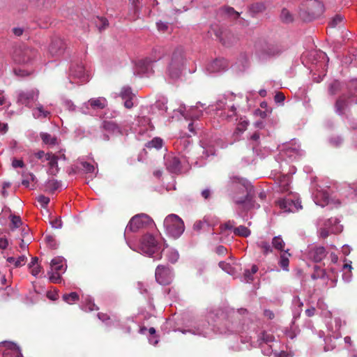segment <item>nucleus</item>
<instances>
[{
    "instance_id": "10",
    "label": "nucleus",
    "mask_w": 357,
    "mask_h": 357,
    "mask_svg": "<svg viewBox=\"0 0 357 357\" xmlns=\"http://www.w3.org/2000/svg\"><path fill=\"white\" fill-rule=\"evenodd\" d=\"M162 58V55L155 56L153 59L146 58L144 59L139 60L137 63V70L138 74L140 75H148L152 73V64L154 62L160 60Z\"/></svg>"
},
{
    "instance_id": "42",
    "label": "nucleus",
    "mask_w": 357,
    "mask_h": 357,
    "mask_svg": "<svg viewBox=\"0 0 357 357\" xmlns=\"http://www.w3.org/2000/svg\"><path fill=\"white\" fill-rule=\"evenodd\" d=\"M280 18L283 22L289 23L293 21L292 15L287 8H283L281 11Z\"/></svg>"
},
{
    "instance_id": "34",
    "label": "nucleus",
    "mask_w": 357,
    "mask_h": 357,
    "mask_svg": "<svg viewBox=\"0 0 357 357\" xmlns=\"http://www.w3.org/2000/svg\"><path fill=\"white\" fill-rule=\"evenodd\" d=\"M234 233L236 236L248 237L250 235L251 231L245 226L241 225L234 228Z\"/></svg>"
},
{
    "instance_id": "63",
    "label": "nucleus",
    "mask_w": 357,
    "mask_h": 357,
    "mask_svg": "<svg viewBox=\"0 0 357 357\" xmlns=\"http://www.w3.org/2000/svg\"><path fill=\"white\" fill-rule=\"evenodd\" d=\"M8 245V241L6 238H0V248L5 250Z\"/></svg>"
},
{
    "instance_id": "45",
    "label": "nucleus",
    "mask_w": 357,
    "mask_h": 357,
    "mask_svg": "<svg viewBox=\"0 0 357 357\" xmlns=\"http://www.w3.org/2000/svg\"><path fill=\"white\" fill-rule=\"evenodd\" d=\"M289 263V260L288 257L285 254L281 255L279 264L283 270L288 271Z\"/></svg>"
},
{
    "instance_id": "53",
    "label": "nucleus",
    "mask_w": 357,
    "mask_h": 357,
    "mask_svg": "<svg viewBox=\"0 0 357 357\" xmlns=\"http://www.w3.org/2000/svg\"><path fill=\"white\" fill-rule=\"evenodd\" d=\"M81 165L86 173H91L95 170L94 166L88 162H82Z\"/></svg>"
},
{
    "instance_id": "7",
    "label": "nucleus",
    "mask_w": 357,
    "mask_h": 357,
    "mask_svg": "<svg viewBox=\"0 0 357 357\" xmlns=\"http://www.w3.org/2000/svg\"><path fill=\"white\" fill-rule=\"evenodd\" d=\"M140 249L149 256L155 253L158 250V243L155 237L149 234L144 235L141 240Z\"/></svg>"
},
{
    "instance_id": "19",
    "label": "nucleus",
    "mask_w": 357,
    "mask_h": 357,
    "mask_svg": "<svg viewBox=\"0 0 357 357\" xmlns=\"http://www.w3.org/2000/svg\"><path fill=\"white\" fill-rule=\"evenodd\" d=\"M309 12L313 18L318 17L324 12V6L319 0H312L308 6Z\"/></svg>"
},
{
    "instance_id": "18",
    "label": "nucleus",
    "mask_w": 357,
    "mask_h": 357,
    "mask_svg": "<svg viewBox=\"0 0 357 357\" xmlns=\"http://www.w3.org/2000/svg\"><path fill=\"white\" fill-rule=\"evenodd\" d=\"M65 47L63 41L57 38L52 41L49 47V52L52 56H59L63 53Z\"/></svg>"
},
{
    "instance_id": "43",
    "label": "nucleus",
    "mask_w": 357,
    "mask_h": 357,
    "mask_svg": "<svg viewBox=\"0 0 357 357\" xmlns=\"http://www.w3.org/2000/svg\"><path fill=\"white\" fill-rule=\"evenodd\" d=\"M10 221H11V229L18 228L22 225V222L20 216H17L15 215H10Z\"/></svg>"
},
{
    "instance_id": "22",
    "label": "nucleus",
    "mask_w": 357,
    "mask_h": 357,
    "mask_svg": "<svg viewBox=\"0 0 357 357\" xmlns=\"http://www.w3.org/2000/svg\"><path fill=\"white\" fill-rule=\"evenodd\" d=\"M218 15L231 20H237L240 17V13L236 11L234 8L226 6L219 8Z\"/></svg>"
},
{
    "instance_id": "8",
    "label": "nucleus",
    "mask_w": 357,
    "mask_h": 357,
    "mask_svg": "<svg viewBox=\"0 0 357 357\" xmlns=\"http://www.w3.org/2000/svg\"><path fill=\"white\" fill-rule=\"evenodd\" d=\"M36 51L29 47H20L15 50V60L19 63H28L36 56Z\"/></svg>"
},
{
    "instance_id": "1",
    "label": "nucleus",
    "mask_w": 357,
    "mask_h": 357,
    "mask_svg": "<svg viewBox=\"0 0 357 357\" xmlns=\"http://www.w3.org/2000/svg\"><path fill=\"white\" fill-rule=\"evenodd\" d=\"M186 59L184 50L181 47H177L173 51L170 61L167 68L168 77L173 80H177L182 75L185 68Z\"/></svg>"
},
{
    "instance_id": "51",
    "label": "nucleus",
    "mask_w": 357,
    "mask_h": 357,
    "mask_svg": "<svg viewBox=\"0 0 357 357\" xmlns=\"http://www.w3.org/2000/svg\"><path fill=\"white\" fill-rule=\"evenodd\" d=\"M235 222L234 221L229 220L226 222L225 223L221 225L220 226V232L222 233L225 230H234V225Z\"/></svg>"
},
{
    "instance_id": "28",
    "label": "nucleus",
    "mask_w": 357,
    "mask_h": 357,
    "mask_svg": "<svg viewBox=\"0 0 357 357\" xmlns=\"http://www.w3.org/2000/svg\"><path fill=\"white\" fill-rule=\"evenodd\" d=\"M70 75L78 78H82L84 76L85 70L82 64H73L70 69Z\"/></svg>"
},
{
    "instance_id": "35",
    "label": "nucleus",
    "mask_w": 357,
    "mask_h": 357,
    "mask_svg": "<svg viewBox=\"0 0 357 357\" xmlns=\"http://www.w3.org/2000/svg\"><path fill=\"white\" fill-rule=\"evenodd\" d=\"M162 145H163V140L160 137H154L152 140L148 142L146 144V146L147 148H149V149L155 148L156 149H161Z\"/></svg>"
},
{
    "instance_id": "64",
    "label": "nucleus",
    "mask_w": 357,
    "mask_h": 357,
    "mask_svg": "<svg viewBox=\"0 0 357 357\" xmlns=\"http://www.w3.org/2000/svg\"><path fill=\"white\" fill-rule=\"evenodd\" d=\"M248 125V121H243L238 124L237 130H238L241 132H243L245 130H246Z\"/></svg>"
},
{
    "instance_id": "62",
    "label": "nucleus",
    "mask_w": 357,
    "mask_h": 357,
    "mask_svg": "<svg viewBox=\"0 0 357 357\" xmlns=\"http://www.w3.org/2000/svg\"><path fill=\"white\" fill-rule=\"evenodd\" d=\"M12 165L14 168L23 167L24 166V162L21 160L14 159L12 162Z\"/></svg>"
},
{
    "instance_id": "25",
    "label": "nucleus",
    "mask_w": 357,
    "mask_h": 357,
    "mask_svg": "<svg viewBox=\"0 0 357 357\" xmlns=\"http://www.w3.org/2000/svg\"><path fill=\"white\" fill-rule=\"evenodd\" d=\"M347 107V99L344 96H340L335 103V112L339 115H342L344 113V110Z\"/></svg>"
},
{
    "instance_id": "33",
    "label": "nucleus",
    "mask_w": 357,
    "mask_h": 357,
    "mask_svg": "<svg viewBox=\"0 0 357 357\" xmlns=\"http://www.w3.org/2000/svg\"><path fill=\"white\" fill-rule=\"evenodd\" d=\"M40 138L45 144L55 145L57 143V138L52 137L47 132H41L40 134Z\"/></svg>"
},
{
    "instance_id": "61",
    "label": "nucleus",
    "mask_w": 357,
    "mask_h": 357,
    "mask_svg": "<svg viewBox=\"0 0 357 357\" xmlns=\"http://www.w3.org/2000/svg\"><path fill=\"white\" fill-rule=\"evenodd\" d=\"M244 278L247 282L253 280V274L250 272V270L246 269L244 272Z\"/></svg>"
},
{
    "instance_id": "14",
    "label": "nucleus",
    "mask_w": 357,
    "mask_h": 357,
    "mask_svg": "<svg viewBox=\"0 0 357 357\" xmlns=\"http://www.w3.org/2000/svg\"><path fill=\"white\" fill-rule=\"evenodd\" d=\"M280 207L286 212H294L302 208L298 200H292L291 199H284L278 202Z\"/></svg>"
},
{
    "instance_id": "29",
    "label": "nucleus",
    "mask_w": 357,
    "mask_h": 357,
    "mask_svg": "<svg viewBox=\"0 0 357 357\" xmlns=\"http://www.w3.org/2000/svg\"><path fill=\"white\" fill-rule=\"evenodd\" d=\"M51 271H61L63 270V259L62 257H55L51 261Z\"/></svg>"
},
{
    "instance_id": "23",
    "label": "nucleus",
    "mask_w": 357,
    "mask_h": 357,
    "mask_svg": "<svg viewBox=\"0 0 357 357\" xmlns=\"http://www.w3.org/2000/svg\"><path fill=\"white\" fill-rule=\"evenodd\" d=\"M310 255L315 262H319L326 256V251L323 246L316 247L312 249Z\"/></svg>"
},
{
    "instance_id": "11",
    "label": "nucleus",
    "mask_w": 357,
    "mask_h": 357,
    "mask_svg": "<svg viewBox=\"0 0 357 357\" xmlns=\"http://www.w3.org/2000/svg\"><path fill=\"white\" fill-rule=\"evenodd\" d=\"M0 346H3L6 349L3 352L4 357H22L19 347L13 342L3 341Z\"/></svg>"
},
{
    "instance_id": "58",
    "label": "nucleus",
    "mask_w": 357,
    "mask_h": 357,
    "mask_svg": "<svg viewBox=\"0 0 357 357\" xmlns=\"http://www.w3.org/2000/svg\"><path fill=\"white\" fill-rule=\"evenodd\" d=\"M285 99L284 95L281 92H278L275 95L274 100L277 103H282Z\"/></svg>"
},
{
    "instance_id": "41",
    "label": "nucleus",
    "mask_w": 357,
    "mask_h": 357,
    "mask_svg": "<svg viewBox=\"0 0 357 357\" xmlns=\"http://www.w3.org/2000/svg\"><path fill=\"white\" fill-rule=\"evenodd\" d=\"M22 176L24 178L22 181V184L25 187H29L30 181H34L36 176L33 173L23 172Z\"/></svg>"
},
{
    "instance_id": "60",
    "label": "nucleus",
    "mask_w": 357,
    "mask_h": 357,
    "mask_svg": "<svg viewBox=\"0 0 357 357\" xmlns=\"http://www.w3.org/2000/svg\"><path fill=\"white\" fill-rule=\"evenodd\" d=\"M157 27L159 31H166L168 29V24L162 22H157Z\"/></svg>"
},
{
    "instance_id": "4",
    "label": "nucleus",
    "mask_w": 357,
    "mask_h": 357,
    "mask_svg": "<svg viewBox=\"0 0 357 357\" xmlns=\"http://www.w3.org/2000/svg\"><path fill=\"white\" fill-rule=\"evenodd\" d=\"M151 222L150 217L144 213L133 216L129 221L126 231L136 232Z\"/></svg>"
},
{
    "instance_id": "2",
    "label": "nucleus",
    "mask_w": 357,
    "mask_h": 357,
    "mask_svg": "<svg viewBox=\"0 0 357 357\" xmlns=\"http://www.w3.org/2000/svg\"><path fill=\"white\" fill-rule=\"evenodd\" d=\"M167 233L174 238H178L184 231L183 221L177 215L170 214L164 220Z\"/></svg>"
},
{
    "instance_id": "6",
    "label": "nucleus",
    "mask_w": 357,
    "mask_h": 357,
    "mask_svg": "<svg viewBox=\"0 0 357 357\" xmlns=\"http://www.w3.org/2000/svg\"><path fill=\"white\" fill-rule=\"evenodd\" d=\"M229 183L231 185L240 184L243 188H245L247 190V194L245 197L236 198V199L234 198V202L236 204H243L246 202L250 203L252 201V196L250 194V191L252 188L246 179H244V178L238 177V176H231L229 178Z\"/></svg>"
},
{
    "instance_id": "57",
    "label": "nucleus",
    "mask_w": 357,
    "mask_h": 357,
    "mask_svg": "<svg viewBox=\"0 0 357 357\" xmlns=\"http://www.w3.org/2000/svg\"><path fill=\"white\" fill-rule=\"evenodd\" d=\"M63 105L68 109L69 111H75V105L74 103L70 100H63Z\"/></svg>"
},
{
    "instance_id": "31",
    "label": "nucleus",
    "mask_w": 357,
    "mask_h": 357,
    "mask_svg": "<svg viewBox=\"0 0 357 357\" xmlns=\"http://www.w3.org/2000/svg\"><path fill=\"white\" fill-rule=\"evenodd\" d=\"M94 23L100 31H102L109 26V22L104 17H96Z\"/></svg>"
},
{
    "instance_id": "17",
    "label": "nucleus",
    "mask_w": 357,
    "mask_h": 357,
    "mask_svg": "<svg viewBox=\"0 0 357 357\" xmlns=\"http://www.w3.org/2000/svg\"><path fill=\"white\" fill-rule=\"evenodd\" d=\"M213 31L215 36L225 46H229L236 40L235 37L232 33H228L224 34V33L220 28L216 27L215 29H213Z\"/></svg>"
},
{
    "instance_id": "32",
    "label": "nucleus",
    "mask_w": 357,
    "mask_h": 357,
    "mask_svg": "<svg viewBox=\"0 0 357 357\" xmlns=\"http://www.w3.org/2000/svg\"><path fill=\"white\" fill-rule=\"evenodd\" d=\"M210 224L206 218L202 220H197L193 225V229L199 232L202 229H206L210 227Z\"/></svg>"
},
{
    "instance_id": "48",
    "label": "nucleus",
    "mask_w": 357,
    "mask_h": 357,
    "mask_svg": "<svg viewBox=\"0 0 357 357\" xmlns=\"http://www.w3.org/2000/svg\"><path fill=\"white\" fill-rule=\"evenodd\" d=\"M219 266L225 272L227 273L232 275L234 273V268L231 267V266L225 262V261H220L219 262Z\"/></svg>"
},
{
    "instance_id": "26",
    "label": "nucleus",
    "mask_w": 357,
    "mask_h": 357,
    "mask_svg": "<svg viewBox=\"0 0 357 357\" xmlns=\"http://www.w3.org/2000/svg\"><path fill=\"white\" fill-rule=\"evenodd\" d=\"M266 10L264 3L257 2L252 3L248 6V12L252 17H255L258 13H261Z\"/></svg>"
},
{
    "instance_id": "54",
    "label": "nucleus",
    "mask_w": 357,
    "mask_h": 357,
    "mask_svg": "<svg viewBox=\"0 0 357 357\" xmlns=\"http://www.w3.org/2000/svg\"><path fill=\"white\" fill-rule=\"evenodd\" d=\"M27 258L25 255H22L15 259V267L18 268L24 266L26 262Z\"/></svg>"
},
{
    "instance_id": "47",
    "label": "nucleus",
    "mask_w": 357,
    "mask_h": 357,
    "mask_svg": "<svg viewBox=\"0 0 357 357\" xmlns=\"http://www.w3.org/2000/svg\"><path fill=\"white\" fill-rule=\"evenodd\" d=\"M178 257L179 255L176 250H170L167 253V259L172 264L176 262Z\"/></svg>"
},
{
    "instance_id": "50",
    "label": "nucleus",
    "mask_w": 357,
    "mask_h": 357,
    "mask_svg": "<svg viewBox=\"0 0 357 357\" xmlns=\"http://www.w3.org/2000/svg\"><path fill=\"white\" fill-rule=\"evenodd\" d=\"M329 142L333 146L337 147L342 144L343 139L340 136H332Z\"/></svg>"
},
{
    "instance_id": "16",
    "label": "nucleus",
    "mask_w": 357,
    "mask_h": 357,
    "mask_svg": "<svg viewBox=\"0 0 357 357\" xmlns=\"http://www.w3.org/2000/svg\"><path fill=\"white\" fill-rule=\"evenodd\" d=\"M45 160L49 161V174L53 176H56L60 171V168L58 165L59 156L52 154V153H47L45 155Z\"/></svg>"
},
{
    "instance_id": "20",
    "label": "nucleus",
    "mask_w": 357,
    "mask_h": 357,
    "mask_svg": "<svg viewBox=\"0 0 357 357\" xmlns=\"http://www.w3.org/2000/svg\"><path fill=\"white\" fill-rule=\"evenodd\" d=\"M166 165L167 169L172 173L177 174L181 170V161L176 156H168L166 158Z\"/></svg>"
},
{
    "instance_id": "59",
    "label": "nucleus",
    "mask_w": 357,
    "mask_h": 357,
    "mask_svg": "<svg viewBox=\"0 0 357 357\" xmlns=\"http://www.w3.org/2000/svg\"><path fill=\"white\" fill-rule=\"evenodd\" d=\"M45 241L52 248H56L55 239L52 236H46Z\"/></svg>"
},
{
    "instance_id": "21",
    "label": "nucleus",
    "mask_w": 357,
    "mask_h": 357,
    "mask_svg": "<svg viewBox=\"0 0 357 357\" xmlns=\"http://www.w3.org/2000/svg\"><path fill=\"white\" fill-rule=\"evenodd\" d=\"M340 221L337 218H329L324 221V226L330 229L331 233L337 234L342 231L343 227L340 225Z\"/></svg>"
},
{
    "instance_id": "38",
    "label": "nucleus",
    "mask_w": 357,
    "mask_h": 357,
    "mask_svg": "<svg viewBox=\"0 0 357 357\" xmlns=\"http://www.w3.org/2000/svg\"><path fill=\"white\" fill-rule=\"evenodd\" d=\"M258 248H261L263 251L264 255H266L268 253L272 252L273 249L268 242L265 241H260L257 243Z\"/></svg>"
},
{
    "instance_id": "5",
    "label": "nucleus",
    "mask_w": 357,
    "mask_h": 357,
    "mask_svg": "<svg viewBox=\"0 0 357 357\" xmlns=\"http://www.w3.org/2000/svg\"><path fill=\"white\" fill-rule=\"evenodd\" d=\"M155 277L160 284L168 285L173 280L172 269L168 266L158 265L155 269Z\"/></svg>"
},
{
    "instance_id": "44",
    "label": "nucleus",
    "mask_w": 357,
    "mask_h": 357,
    "mask_svg": "<svg viewBox=\"0 0 357 357\" xmlns=\"http://www.w3.org/2000/svg\"><path fill=\"white\" fill-rule=\"evenodd\" d=\"M274 336L271 334L267 333L266 332H262L259 335V340L264 343H269L274 341Z\"/></svg>"
},
{
    "instance_id": "37",
    "label": "nucleus",
    "mask_w": 357,
    "mask_h": 357,
    "mask_svg": "<svg viewBox=\"0 0 357 357\" xmlns=\"http://www.w3.org/2000/svg\"><path fill=\"white\" fill-rule=\"evenodd\" d=\"M340 82L337 80H334L328 86V93L330 95L334 96L340 91Z\"/></svg>"
},
{
    "instance_id": "56",
    "label": "nucleus",
    "mask_w": 357,
    "mask_h": 357,
    "mask_svg": "<svg viewBox=\"0 0 357 357\" xmlns=\"http://www.w3.org/2000/svg\"><path fill=\"white\" fill-rule=\"evenodd\" d=\"M330 233V229L324 226V227L321 228L319 230V236L322 238H326L329 236Z\"/></svg>"
},
{
    "instance_id": "13",
    "label": "nucleus",
    "mask_w": 357,
    "mask_h": 357,
    "mask_svg": "<svg viewBox=\"0 0 357 357\" xmlns=\"http://www.w3.org/2000/svg\"><path fill=\"white\" fill-rule=\"evenodd\" d=\"M229 64L225 59H216L208 64L207 70L211 73H220L225 71L228 68Z\"/></svg>"
},
{
    "instance_id": "3",
    "label": "nucleus",
    "mask_w": 357,
    "mask_h": 357,
    "mask_svg": "<svg viewBox=\"0 0 357 357\" xmlns=\"http://www.w3.org/2000/svg\"><path fill=\"white\" fill-rule=\"evenodd\" d=\"M217 319L215 327L222 334L235 333L237 331L234 324L230 321L228 314L222 309H218L215 311Z\"/></svg>"
},
{
    "instance_id": "30",
    "label": "nucleus",
    "mask_w": 357,
    "mask_h": 357,
    "mask_svg": "<svg viewBox=\"0 0 357 357\" xmlns=\"http://www.w3.org/2000/svg\"><path fill=\"white\" fill-rule=\"evenodd\" d=\"M300 151L301 150L299 149V146L298 145H287L283 149L284 154L289 158H291L294 155H299Z\"/></svg>"
},
{
    "instance_id": "39",
    "label": "nucleus",
    "mask_w": 357,
    "mask_h": 357,
    "mask_svg": "<svg viewBox=\"0 0 357 357\" xmlns=\"http://www.w3.org/2000/svg\"><path fill=\"white\" fill-rule=\"evenodd\" d=\"M102 128L104 130H105L108 132H114L119 130V127L117 126V125L112 121H103V123L102 124Z\"/></svg>"
},
{
    "instance_id": "52",
    "label": "nucleus",
    "mask_w": 357,
    "mask_h": 357,
    "mask_svg": "<svg viewBox=\"0 0 357 357\" xmlns=\"http://www.w3.org/2000/svg\"><path fill=\"white\" fill-rule=\"evenodd\" d=\"M316 197L321 199L324 201V204H328L330 202H329V195L327 192L320 191V192H317Z\"/></svg>"
},
{
    "instance_id": "27",
    "label": "nucleus",
    "mask_w": 357,
    "mask_h": 357,
    "mask_svg": "<svg viewBox=\"0 0 357 357\" xmlns=\"http://www.w3.org/2000/svg\"><path fill=\"white\" fill-rule=\"evenodd\" d=\"M61 181L56 179H49L45 183V191L54 193L61 187Z\"/></svg>"
},
{
    "instance_id": "40",
    "label": "nucleus",
    "mask_w": 357,
    "mask_h": 357,
    "mask_svg": "<svg viewBox=\"0 0 357 357\" xmlns=\"http://www.w3.org/2000/svg\"><path fill=\"white\" fill-rule=\"evenodd\" d=\"M273 246L280 251L284 250L285 243L280 236H275L272 240Z\"/></svg>"
},
{
    "instance_id": "12",
    "label": "nucleus",
    "mask_w": 357,
    "mask_h": 357,
    "mask_svg": "<svg viewBox=\"0 0 357 357\" xmlns=\"http://www.w3.org/2000/svg\"><path fill=\"white\" fill-rule=\"evenodd\" d=\"M284 49L278 44H266L261 50V54L265 58H271L279 56Z\"/></svg>"
},
{
    "instance_id": "49",
    "label": "nucleus",
    "mask_w": 357,
    "mask_h": 357,
    "mask_svg": "<svg viewBox=\"0 0 357 357\" xmlns=\"http://www.w3.org/2000/svg\"><path fill=\"white\" fill-rule=\"evenodd\" d=\"M50 280L54 283H58L61 281L60 273L57 271H49Z\"/></svg>"
},
{
    "instance_id": "55",
    "label": "nucleus",
    "mask_w": 357,
    "mask_h": 357,
    "mask_svg": "<svg viewBox=\"0 0 357 357\" xmlns=\"http://www.w3.org/2000/svg\"><path fill=\"white\" fill-rule=\"evenodd\" d=\"M37 200L40 204L41 206L43 208H45L50 202V198L44 195L38 196Z\"/></svg>"
},
{
    "instance_id": "15",
    "label": "nucleus",
    "mask_w": 357,
    "mask_h": 357,
    "mask_svg": "<svg viewBox=\"0 0 357 357\" xmlns=\"http://www.w3.org/2000/svg\"><path fill=\"white\" fill-rule=\"evenodd\" d=\"M120 97L125 100L124 106L130 109L133 107L132 99L135 94L132 93V89L130 86H123L120 92Z\"/></svg>"
},
{
    "instance_id": "46",
    "label": "nucleus",
    "mask_w": 357,
    "mask_h": 357,
    "mask_svg": "<svg viewBox=\"0 0 357 357\" xmlns=\"http://www.w3.org/2000/svg\"><path fill=\"white\" fill-rule=\"evenodd\" d=\"M343 22V17L340 15H336L330 22V26L333 28L340 26Z\"/></svg>"
},
{
    "instance_id": "9",
    "label": "nucleus",
    "mask_w": 357,
    "mask_h": 357,
    "mask_svg": "<svg viewBox=\"0 0 357 357\" xmlns=\"http://www.w3.org/2000/svg\"><path fill=\"white\" fill-rule=\"evenodd\" d=\"M38 97V91L37 90H29L27 91H21L18 94L17 102L21 105H24L26 107H31Z\"/></svg>"
},
{
    "instance_id": "36",
    "label": "nucleus",
    "mask_w": 357,
    "mask_h": 357,
    "mask_svg": "<svg viewBox=\"0 0 357 357\" xmlns=\"http://www.w3.org/2000/svg\"><path fill=\"white\" fill-rule=\"evenodd\" d=\"M62 298L67 303L73 304L79 300V295L76 292H71L70 294H63Z\"/></svg>"
},
{
    "instance_id": "24",
    "label": "nucleus",
    "mask_w": 357,
    "mask_h": 357,
    "mask_svg": "<svg viewBox=\"0 0 357 357\" xmlns=\"http://www.w3.org/2000/svg\"><path fill=\"white\" fill-rule=\"evenodd\" d=\"M87 103L94 109H102L107 106V101L103 97L91 98Z\"/></svg>"
}]
</instances>
